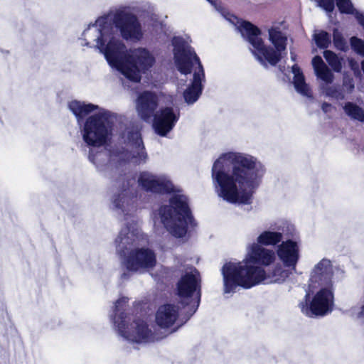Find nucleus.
I'll return each instance as SVG.
<instances>
[{
  "label": "nucleus",
  "instance_id": "obj_1",
  "mask_svg": "<svg viewBox=\"0 0 364 364\" xmlns=\"http://www.w3.org/2000/svg\"><path fill=\"white\" fill-rule=\"evenodd\" d=\"M118 33L125 40L138 41L143 37L137 17L124 9H119L89 25L82 33L85 43L82 46L99 50L112 68L129 80L138 82L141 73L154 65L155 58L144 48L127 50Z\"/></svg>",
  "mask_w": 364,
  "mask_h": 364
},
{
  "label": "nucleus",
  "instance_id": "obj_2",
  "mask_svg": "<svg viewBox=\"0 0 364 364\" xmlns=\"http://www.w3.org/2000/svg\"><path fill=\"white\" fill-rule=\"evenodd\" d=\"M266 172L256 157L242 152H227L214 162L212 179L218 197L230 203H250Z\"/></svg>",
  "mask_w": 364,
  "mask_h": 364
},
{
  "label": "nucleus",
  "instance_id": "obj_3",
  "mask_svg": "<svg viewBox=\"0 0 364 364\" xmlns=\"http://www.w3.org/2000/svg\"><path fill=\"white\" fill-rule=\"evenodd\" d=\"M124 147H116L107 151L90 152L89 159L100 171L123 168L129 164L135 166L145 164L149 159L139 132L134 127H128L122 135Z\"/></svg>",
  "mask_w": 364,
  "mask_h": 364
},
{
  "label": "nucleus",
  "instance_id": "obj_4",
  "mask_svg": "<svg viewBox=\"0 0 364 364\" xmlns=\"http://www.w3.org/2000/svg\"><path fill=\"white\" fill-rule=\"evenodd\" d=\"M144 239V235L134 223L122 228L116 238L117 253L122 259V264L128 271L121 275L122 279L130 277L129 272L144 273L156 266L155 252L149 248L138 247Z\"/></svg>",
  "mask_w": 364,
  "mask_h": 364
},
{
  "label": "nucleus",
  "instance_id": "obj_5",
  "mask_svg": "<svg viewBox=\"0 0 364 364\" xmlns=\"http://www.w3.org/2000/svg\"><path fill=\"white\" fill-rule=\"evenodd\" d=\"M68 107L76 117L78 124L93 110L99 109L97 113L86 119L83 127L82 139L87 146L100 147L111 140L115 119L114 114L107 109H99L97 105L76 100L70 102Z\"/></svg>",
  "mask_w": 364,
  "mask_h": 364
},
{
  "label": "nucleus",
  "instance_id": "obj_6",
  "mask_svg": "<svg viewBox=\"0 0 364 364\" xmlns=\"http://www.w3.org/2000/svg\"><path fill=\"white\" fill-rule=\"evenodd\" d=\"M224 16L235 25V29L250 43L252 54L263 66L267 68L268 63L275 65L281 60L282 52L286 50L287 38L279 30L274 28L269 30V39L275 47L274 50L264 46L260 38L261 31L257 27L233 15Z\"/></svg>",
  "mask_w": 364,
  "mask_h": 364
},
{
  "label": "nucleus",
  "instance_id": "obj_7",
  "mask_svg": "<svg viewBox=\"0 0 364 364\" xmlns=\"http://www.w3.org/2000/svg\"><path fill=\"white\" fill-rule=\"evenodd\" d=\"M224 292L228 294L235 291L240 286L250 289L259 284L282 283L289 277V272L280 264L265 270L262 267H246L242 268L240 264H225L222 268Z\"/></svg>",
  "mask_w": 364,
  "mask_h": 364
},
{
  "label": "nucleus",
  "instance_id": "obj_8",
  "mask_svg": "<svg viewBox=\"0 0 364 364\" xmlns=\"http://www.w3.org/2000/svg\"><path fill=\"white\" fill-rule=\"evenodd\" d=\"M171 43L173 47L174 63L181 73H191L192 67L197 65L194 70L191 85L183 92L186 102L189 105L193 104L198 100L203 90L202 82L205 81L203 65L193 49L183 38L175 36Z\"/></svg>",
  "mask_w": 364,
  "mask_h": 364
},
{
  "label": "nucleus",
  "instance_id": "obj_9",
  "mask_svg": "<svg viewBox=\"0 0 364 364\" xmlns=\"http://www.w3.org/2000/svg\"><path fill=\"white\" fill-rule=\"evenodd\" d=\"M158 97L151 92H144L136 100L138 115L146 122L153 118V127L159 135L166 136L175 126L180 117L178 109L172 107L161 108L155 113L158 107Z\"/></svg>",
  "mask_w": 364,
  "mask_h": 364
},
{
  "label": "nucleus",
  "instance_id": "obj_10",
  "mask_svg": "<svg viewBox=\"0 0 364 364\" xmlns=\"http://www.w3.org/2000/svg\"><path fill=\"white\" fill-rule=\"evenodd\" d=\"M159 215L166 229L176 237H184L193 222L187 197L181 193L174 194L169 205L161 206Z\"/></svg>",
  "mask_w": 364,
  "mask_h": 364
},
{
  "label": "nucleus",
  "instance_id": "obj_11",
  "mask_svg": "<svg viewBox=\"0 0 364 364\" xmlns=\"http://www.w3.org/2000/svg\"><path fill=\"white\" fill-rule=\"evenodd\" d=\"M128 302L127 297L119 299L114 304V316H110L114 326L119 334L127 341L135 343H145L155 341V336L145 321L141 319L133 321L128 325L124 306Z\"/></svg>",
  "mask_w": 364,
  "mask_h": 364
},
{
  "label": "nucleus",
  "instance_id": "obj_12",
  "mask_svg": "<svg viewBox=\"0 0 364 364\" xmlns=\"http://www.w3.org/2000/svg\"><path fill=\"white\" fill-rule=\"evenodd\" d=\"M200 276L196 268H191L177 283V294L183 309L187 310L186 320L197 311L200 300Z\"/></svg>",
  "mask_w": 364,
  "mask_h": 364
},
{
  "label": "nucleus",
  "instance_id": "obj_13",
  "mask_svg": "<svg viewBox=\"0 0 364 364\" xmlns=\"http://www.w3.org/2000/svg\"><path fill=\"white\" fill-rule=\"evenodd\" d=\"M310 301V294L314 291L306 289L304 301L299 304L301 311L308 316H324L330 313L333 306V287H318Z\"/></svg>",
  "mask_w": 364,
  "mask_h": 364
},
{
  "label": "nucleus",
  "instance_id": "obj_14",
  "mask_svg": "<svg viewBox=\"0 0 364 364\" xmlns=\"http://www.w3.org/2000/svg\"><path fill=\"white\" fill-rule=\"evenodd\" d=\"M335 269L332 262L326 258L316 263L310 272L309 291H315L318 287H333Z\"/></svg>",
  "mask_w": 364,
  "mask_h": 364
},
{
  "label": "nucleus",
  "instance_id": "obj_15",
  "mask_svg": "<svg viewBox=\"0 0 364 364\" xmlns=\"http://www.w3.org/2000/svg\"><path fill=\"white\" fill-rule=\"evenodd\" d=\"M274 251L264 247L256 242L249 245L247 254L242 262H228L225 264H240L242 268L246 267H267L274 262Z\"/></svg>",
  "mask_w": 364,
  "mask_h": 364
},
{
  "label": "nucleus",
  "instance_id": "obj_16",
  "mask_svg": "<svg viewBox=\"0 0 364 364\" xmlns=\"http://www.w3.org/2000/svg\"><path fill=\"white\" fill-rule=\"evenodd\" d=\"M137 182L139 186L146 192L164 194L176 191L172 181L166 174L142 171L138 176Z\"/></svg>",
  "mask_w": 364,
  "mask_h": 364
},
{
  "label": "nucleus",
  "instance_id": "obj_17",
  "mask_svg": "<svg viewBox=\"0 0 364 364\" xmlns=\"http://www.w3.org/2000/svg\"><path fill=\"white\" fill-rule=\"evenodd\" d=\"M183 309V312L179 314V307L174 304H165L160 306L156 314V322L163 328H168L173 326L177 321H181V324L186 322L187 310Z\"/></svg>",
  "mask_w": 364,
  "mask_h": 364
},
{
  "label": "nucleus",
  "instance_id": "obj_18",
  "mask_svg": "<svg viewBox=\"0 0 364 364\" xmlns=\"http://www.w3.org/2000/svg\"><path fill=\"white\" fill-rule=\"evenodd\" d=\"M277 255L284 267L295 269L299 259V247L296 242L288 240L278 245Z\"/></svg>",
  "mask_w": 364,
  "mask_h": 364
},
{
  "label": "nucleus",
  "instance_id": "obj_19",
  "mask_svg": "<svg viewBox=\"0 0 364 364\" xmlns=\"http://www.w3.org/2000/svg\"><path fill=\"white\" fill-rule=\"evenodd\" d=\"M112 203L114 208L124 215H128L136 208L135 200L129 187H124L120 193L114 196Z\"/></svg>",
  "mask_w": 364,
  "mask_h": 364
},
{
  "label": "nucleus",
  "instance_id": "obj_20",
  "mask_svg": "<svg viewBox=\"0 0 364 364\" xmlns=\"http://www.w3.org/2000/svg\"><path fill=\"white\" fill-rule=\"evenodd\" d=\"M294 74L293 83L296 90L304 96L311 97V91L309 85L306 83L304 76L297 65H294L291 68Z\"/></svg>",
  "mask_w": 364,
  "mask_h": 364
},
{
  "label": "nucleus",
  "instance_id": "obj_21",
  "mask_svg": "<svg viewBox=\"0 0 364 364\" xmlns=\"http://www.w3.org/2000/svg\"><path fill=\"white\" fill-rule=\"evenodd\" d=\"M312 65L318 78L326 84H330L333 80V75L323 63L321 57L315 56L312 60Z\"/></svg>",
  "mask_w": 364,
  "mask_h": 364
},
{
  "label": "nucleus",
  "instance_id": "obj_22",
  "mask_svg": "<svg viewBox=\"0 0 364 364\" xmlns=\"http://www.w3.org/2000/svg\"><path fill=\"white\" fill-rule=\"evenodd\" d=\"M282 234L279 232L264 231L257 238V244L259 245H275L280 242L282 240Z\"/></svg>",
  "mask_w": 364,
  "mask_h": 364
},
{
  "label": "nucleus",
  "instance_id": "obj_23",
  "mask_svg": "<svg viewBox=\"0 0 364 364\" xmlns=\"http://www.w3.org/2000/svg\"><path fill=\"white\" fill-rule=\"evenodd\" d=\"M346 114L351 119L364 122V109L353 102H347L343 107Z\"/></svg>",
  "mask_w": 364,
  "mask_h": 364
},
{
  "label": "nucleus",
  "instance_id": "obj_24",
  "mask_svg": "<svg viewBox=\"0 0 364 364\" xmlns=\"http://www.w3.org/2000/svg\"><path fill=\"white\" fill-rule=\"evenodd\" d=\"M323 56L329 65L336 72H340L342 68V65L339 58L331 50H325Z\"/></svg>",
  "mask_w": 364,
  "mask_h": 364
},
{
  "label": "nucleus",
  "instance_id": "obj_25",
  "mask_svg": "<svg viewBox=\"0 0 364 364\" xmlns=\"http://www.w3.org/2000/svg\"><path fill=\"white\" fill-rule=\"evenodd\" d=\"M316 44L320 48H326L331 43V36L326 31H319L314 35Z\"/></svg>",
  "mask_w": 364,
  "mask_h": 364
},
{
  "label": "nucleus",
  "instance_id": "obj_26",
  "mask_svg": "<svg viewBox=\"0 0 364 364\" xmlns=\"http://www.w3.org/2000/svg\"><path fill=\"white\" fill-rule=\"evenodd\" d=\"M336 4L341 13L352 14L353 5L350 0H336Z\"/></svg>",
  "mask_w": 364,
  "mask_h": 364
},
{
  "label": "nucleus",
  "instance_id": "obj_27",
  "mask_svg": "<svg viewBox=\"0 0 364 364\" xmlns=\"http://www.w3.org/2000/svg\"><path fill=\"white\" fill-rule=\"evenodd\" d=\"M350 44L352 48L358 54L364 57V41L356 38L353 37L350 39Z\"/></svg>",
  "mask_w": 364,
  "mask_h": 364
},
{
  "label": "nucleus",
  "instance_id": "obj_28",
  "mask_svg": "<svg viewBox=\"0 0 364 364\" xmlns=\"http://www.w3.org/2000/svg\"><path fill=\"white\" fill-rule=\"evenodd\" d=\"M325 93L327 96L336 98L337 100H343L344 95L343 92L335 86L327 87L325 88Z\"/></svg>",
  "mask_w": 364,
  "mask_h": 364
},
{
  "label": "nucleus",
  "instance_id": "obj_29",
  "mask_svg": "<svg viewBox=\"0 0 364 364\" xmlns=\"http://www.w3.org/2000/svg\"><path fill=\"white\" fill-rule=\"evenodd\" d=\"M333 43L336 48L341 50H345L346 48V42L343 38L338 32L333 33Z\"/></svg>",
  "mask_w": 364,
  "mask_h": 364
},
{
  "label": "nucleus",
  "instance_id": "obj_30",
  "mask_svg": "<svg viewBox=\"0 0 364 364\" xmlns=\"http://www.w3.org/2000/svg\"><path fill=\"white\" fill-rule=\"evenodd\" d=\"M318 4L328 12H331L334 9V0H318Z\"/></svg>",
  "mask_w": 364,
  "mask_h": 364
},
{
  "label": "nucleus",
  "instance_id": "obj_31",
  "mask_svg": "<svg viewBox=\"0 0 364 364\" xmlns=\"http://www.w3.org/2000/svg\"><path fill=\"white\" fill-rule=\"evenodd\" d=\"M355 17L359 23L364 28V14L356 13Z\"/></svg>",
  "mask_w": 364,
  "mask_h": 364
},
{
  "label": "nucleus",
  "instance_id": "obj_32",
  "mask_svg": "<svg viewBox=\"0 0 364 364\" xmlns=\"http://www.w3.org/2000/svg\"><path fill=\"white\" fill-rule=\"evenodd\" d=\"M321 108L324 112H328L332 109V106L328 103L324 102L322 104Z\"/></svg>",
  "mask_w": 364,
  "mask_h": 364
},
{
  "label": "nucleus",
  "instance_id": "obj_33",
  "mask_svg": "<svg viewBox=\"0 0 364 364\" xmlns=\"http://www.w3.org/2000/svg\"><path fill=\"white\" fill-rule=\"evenodd\" d=\"M213 6H215V8L219 11V8H220V6H218V4L216 3L215 1H213V0H208Z\"/></svg>",
  "mask_w": 364,
  "mask_h": 364
},
{
  "label": "nucleus",
  "instance_id": "obj_34",
  "mask_svg": "<svg viewBox=\"0 0 364 364\" xmlns=\"http://www.w3.org/2000/svg\"><path fill=\"white\" fill-rule=\"evenodd\" d=\"M291 58L293 61L296 60V55L292 51L291 52Z\"/></svg>",
  "mask_w": 364,
  "mask_h": 364
},
{
  "label": "nucleus",
  "instance_id": "obj_35",
  "mask_svg": "<svg viewBox=\"0 0 364 364\" xmlns=\"http://www.w3.org/2000/svg\"><path fill=\"white\" fill-rule=\"evenodd\" d=\"M350 88L353 90L354 88V85L351 83L350 85Z\"/></svg>",
  "mask_w": 364,
  "mask_h": 364
}]
</instances>
